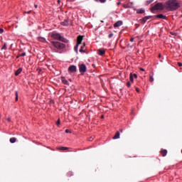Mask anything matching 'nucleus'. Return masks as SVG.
<instances>
[{
	"label": "nucleus",
	"mask_w": 182,
	"mask_h": 182,
	"mask_svg": "<svg viewBox=\"0 0 182 182\" xmlns=\"http://www.w3.org/2000/svg\"><path fill=\"white\" fill-rule=\"evenodd\" d=\"M167 6L170 11H174L180 8V4L176 0H170L167 2Z\"/></svg>",
	"instance_id": "1"
},
{
	"label": "nucleus",
	"mask_w": 182,
	"mask_h": 182,
	"mask_svg": "<svg viewBox=\"0 0 182 182\" xmlns=\"http://www.w3.org/2000/svg\"><path fill=\"white\" fill-rule=\"evenodd\" d=\"M50 37L58 41H61L65 43H68V40H67L65 37H63L62 36H60V33H58L56 32H53V33L50 34Z\"/></svg>",
	"instance_id": "2"
},
{
	"label": "nucleus",
	"mask_w": 182,
	"mask_h": 182,
	"mask_svg": "<svg viewBox=\"0 0 182 182\" xmlns=\"http://www.w3.org/2000/svg\"><path fill=\"white\" fill-rule=\"evenodd\" d=\"M50 43L58 50H63L65 48V44L59 41H50Z\"/></svg>",
	"instance_id": "3"
},
{
	"label": "nucleus",
	"mask_w": 182,
	"mask_h": 182,
	"mask_svg": "<svg viewBox=\"0 0 182 182\" xmlns=\"http://www.w3.org/2000/svg\"><path fill=\"white\" fill-rule=\"evenodd\" d=\"M164 5L162 3H158L155 4L152 8H151V12H154V11L157 10H164Z\"/></svg>",
	"instance_id": "4"
},
{
	"label": "nucleus",
	"mask_w": 182,
	"mask_h": 182,
	"mask_svg": "<svg viewBox=\"0 0 182 182\" xmlns=\"http://www.w3.org/2000/svg\"><path fill=\"white\" fill-rule=\"evenodd\" d=\"M78 66L80 73H85L86 72V66L85 64H80Z\"/></svg>",
	"instance_id": "5"
},
{
	"label": "nucleus",
	"mask_w": 182,
	"mask_h": 182,
	"mask_svg": "<svg viewBox=\"0 0 182 182\" xmlns=\"http://www.w3.org/2000/svg\"><path fill=\"white\" fill-rule=\"evenodd\" d=\"M69 73H73L77 72V67L75 65H71L68 68Z\"/></svg>",
	"instance_id": "6"
},
{
	"label": "nucleus",
	"mask_w": 182,
	"mask_h": 182,
	"mask_svg": "<svg viewBox=\"0 0 182 182\" xmlns=\"http://www.w3.org/2000/svg\"><path fill=\"white\" fill-rule=\"evenodd\" d=\"M153 18L152 16H145V17L142 18L140 21H141V22L146 23L148 20H149L150 18Z\"/></svg>",
	"instance_id": "7"
},
{
	"label": "nucleus",
	"mask_w": 182,
	"mask_h": 182,
	"mask_svg": "<svg viewBox=\"0 0 182 182\" xmlns=\"http://www.w3.org/2000/svg\"><path fill=\"white\" fill-rule=\"evenodd\" d=\"M153 17L156 18L166 20V16H164V14H156V15L154 16Z\"/></svg>",
	"instance_id": "8"
},
{
	"label": "nucleus",
	"mask_w": 182,
	"mask_h": 182,
	"mask_svg": "<svg viewBox=\"0 0 182 182\" xmlns=\"http://www.w3.org/2000/svg\"><path fill=\"white\" fill-rule=\"evenodd\" d=\"M82 40H83V36H78L77 39V46L81 45Z\"/></svg>",
	"instance_id": "9"
},
{
	"label": "nucleus",
	"mask_w": 182,
	"mask_h": 182,
	"mask_svg": "<svg viewBox=\"0 0 182 182\" xmlns=\"http://www.w3.org/2000/svg\"><path fill=\"white\" fill-rule=\"evenodd\" d=\"M122 26V21H117V22L114 23V28H117V27Z\"/></svg>",
	"instance_id": "10"
},
{
	"label": "nucleus",
	"mask_w": 182,
	"mask_h": 182,
	"mask_svg": "<svg viewBox=\"0 0 182 182\" xmlns=\"http://www.w3.org/2000/svg\"><path fill=\"white\" fill-rule=\"evenodd\" d=\"M97 52L99 53L100 56H103L105 53V50L100 49V50H97Z\"/></svg>",
	"instance_id": "11"
},
{
	"label": "nucleus",
	"mask_w": 182,
	"mask_h": 182,
	"mask_svg": "<svg viewBox=\"0 0 182 182\" xmlns=\"http://www.w3.org/2000/svg\"><path fill=\"white\" fill-rule=\"evenodd\" d=\"M145 11L143 9H139L136 10V14H144Z\"/></svg>",
	"instance_id": "12"
},
{
	"label": "nucleus",
	"mask_w": 182,
	"mask_h": 182,
	"mask_svg": "<svg viewBox=\"0 0 182 182\" xmlns=\"http://www.w3.org/2000/svg\"><path fill=\"white\" fill-rule=\"evenodd\" d=\"M85 43H83V46H81L80 49V53H85V50L83 49V48H85Z\"/></svg>",
	"instance_id": "13"
},
{
	"label": "nucleus",
	"mask_w": 182,
	"mask_h": 182,
	"mask_svg": "<svg viewBox=\"0 0 182 182\" xmlns=\"http://www.w3.org/2000/svg\"><path fill=\"white\" fill-rule=\"evenodd\" d=\"M166 154H167V151L166 149H162L161 151V154L163 157L166 156Z\"/></svg>",
	"instance_id": "14"
},
{
	"label": "nucleus",
	"mask_w": 182,
	"mask_h": 182,
	"mask_svg": "<svg viewBox=\"0 0 182 182\" xmlns=\"http://www.w3.org/2000/svg\"><path fill=\"white\" fill-rule=\"evenodd\" d=\"M21 72H22V68H18V70H17L16 73H14V75L18 76V75L21 74Z\"/></svg>",
	"instance_id": "15"
},
{
	"label": "nucleus",
	"mask_w": 182,
	"mask_h": 182,
	"mask_svg": "<svg viewBox=\"0 0 182 182\" xmlns=\"http://www.w3.org/2000/svg\"><path fill=\"white\" fill-rule=\"evenodd\" d=\"M57 149L60 150V151H65V150H68L69 148L64 147V146H60V147L57 148Z\"/></svg>",
	"instance_id": "16"
},
{
	"label": "nucleus",
	"mask_w": 182,
	"mask_h": 182,
	"mask_svg": "<svg viewBox=\"0 0 182 182\" xmlns=\"http://www.w3.org/2000/svg\"><path fill=\"white\" fill-rule=\"evenodd\" d=\"M119 139V132H117V133L114 134L113 139Z\"/></svg>",
	"instance_id": "17"
},
{
	"label": "nucleus",
	"mask_w": 182,
	"mask_h": 182,
	"mask_svg": "<svg viewBox=\"0 0 182 182\" xmlns=\"http://www.w3.org/2000/svg\"><path fill=\"white\" fill-rule=\"evenodd\" d=\"M129 79H130L131 82H132V83L134 82V77H132V73H130Z\"/></svg>",
	"instance_id": "18"
},
{
	"label": "nucleus",
	"mask_w": 182,
	"mask_h": 182,
	"mask_svg": "<svg viewBox=\"0 0 182 182\" xmlns=\"http://www.w3.org/2000/svg\"><path fill=\"white\" fill-rule=\"evenodd\" d=\"M16 139L15 137H11V138L10 139V142H11V144L16 143Z\"/></svg>",
	"instance_id": "19"
},
{
	"label": "nucleus",
	"mask_w": 182,
	"mask_h": 182,
	"mask_svg": "<svg viewBox=\"0 0 182 182\" xmlns=\"http://www.w3.org/2000/svg\"><path fill=\"white\" fill-rule=\"evenodd\" d=\"M38 41L42 42V43H45L46 42V38H43V37H39Z\"/></svg>",
	"instance_id": "20"
},
{
	"label": "nucleus",
	"mask_w": 182,
	"mask_h": 182,
	"mask_svg": "<svg viewBox=\"0 0 182 182\" xmlns=\"http://www.w3.org/2000/svg\"><path fill=\"white\" fill-rule=\"evenodd\" d=\"M95 2H100L102 4H105V2H107V0H95Z\"/></svg>",
	"instance_id": "21"
},
{
	"label": "nucleus",
	"mask_w": 182,
	"mask_h": 182,
	"mask_svg": "<svg viewBox=\"0 0 182 182\" xmlns=\"http://www.w3.org/2000/svg\"><path fill=\"white\" fill-rule=\"evenodd\" d=\"M79 48V45L76 44L74 47V50L77 53V48Z\"/></svg>",
	"instance_id": "22"
},
{
	"label": "nucleus",
	"mask_w": 182,
	"mask_h": 182,
	"mask_svg": "<svg viewBox=\"0 0 182 182\" xmlns=\"http://www.w3.org/2000/svg\"><path fill=\"white\" fill-rule=\"evenodd\" d=\"M63 83L64 85H68V81L66 80L65 78H63Z\"/></svg>",
	"instance_id": "23"
},
{
	"label": "nucleus",
	"mask_w": 182,
	"mask_h": 182,
	"mask_svg": "<svg viewBox=\"0 0 182 182\" xmlns=\"http://www.w3.org/2000/svg\"><path fill=\"white\" fill-rule=\"evenodd\" d=\"M6 49H7L6 43L3 44V47L1 50H6Z\"/></svg>",
	"instance_id": "24"
},
{
	"label": "nucleus",
	"mask_w": 182,
	"mask_h": 182,
	"mask_svg": "<svg viewBox=\"0 0 182 182\" xmlns=\"http://www.w3.org/2000/svg\"><path fill=\"white\" fill-rule=\"evenodd\" d=\"M149 81L150 82H153L154 81V78L153 77L152 75H150Z\"/></svg>",
	"instance_id": "25"
},
{
	"label": "nucleus",
	"mask_w": 182,
	"mask_h": 182,
	"mask_svg": "<svg viewBox=\"0 0 182 182\" xmlns=\"http://www.w3.org/2000/svg\"><path fill=\"white\" fill-rule=\"evenodd\" d=\"M153 2V0H149L146 1V5H149Z\"/></svg>",
	"instance_id": "26"
},
{
	"label": "nucleus",
	"mask_w": 182,
	"mask_h": 182,
	"mask_svg": "<svg viewBox=\"0 0 182 182\" xmlns=\"http://www.w3.org/2000/svg\"><path fill=\"white\" fill-rule=\"evenodd\" d=\"M127 87H130L132 86V83L129 81H128L127 83Z\"/></svg>",
	"instance_id": "27"
},
{
	"label": "nucleus",
	"mask_w": 182,
	"mask_h": 182,
	"mask_svg": "<svg viewBox=\"0 0 182 182\" xmlns=\"http://www.w3.org/2000/svg\"><path fill=\"white\" fill-rule=\"evenodd\" d=\"M67 174L68 175L69 177L73 176V173L71 171H69Z\"/></svg>",
	"instance_id": "28"
},
{
	"label": "nucleus",
	"mask_w": 182,
	"mask_h": 182,
	"mask_svg": "<svg viewBox=\"0 0 182 182\" xmlns=\"http://www.w3.org/2000/svg\"><path fill=\"white\" fill-rule=\"evenodd\" d=\"M132 77H134V78H135V79H137V77H138L137 74H133V73H132Z\"/></svg>",
	"instance_id": "29"
},
{
	"label": "nucleus",
	"mask_w": 182,
	"mask_h": 182,
	"mask_svg": "<svg viewBox=\"0 0 182 182\" xmlns=\"http://www.w3.org/2000/svg\"><path fill=\"white\" fill-rule=\"evenodd\" d=\"M18 55L21 56V57H24V56H26V53H23L22 54H19Z\"/></svg>",
	"instance_id": "30"
},
{
	"label": "nucleus",
	"mask_w": 182,
	"mask_h": 182,
	"mask_svg": "<svg viewBox=\"0 0 182 182\" xmlns=\"http://www.w3.org/2000/svg\"><path fill=\"white\" fill-rule=\"evenodd\" d=\"M56 124H57V126H60V119H58V121L56 122Z\"/></svg>",
	"instance_id": "31"
},
{
	"label": "nucleus",
	"mask_w": 182,
	"mask_h": 182,
	"mask_svg": "<svg viewBox=\"0 0 182 182\" xmlns=\"http://www.w3.org/2000/svg\"><path fill=\"white\" fill-rule=\"evenodd\" d=\"M18 92H16V102H18Z\"/></svg>",
	"instance_id": "32"
},
{
	"label": "nucleus",
	"mask_w": 182,
	"mask_h": 182,
	"mask_svg": "<svg viewBox=\"0 0 182 182\" xmlns=\"http://www.w3.org/2000/svg\"><path fill=\"white\" fill-rule=\"evenodd\" d=\"M123 6L125 9H129V6L127 4H124Z\"/></svg>",
	"instance_id": "33"
},
{
	"label": "nucleus",
	"mask_w": 182,
	"mask_h": 182,
	"mask_svg": "<svg viewBox=\"0 0 182 182\" xmlns=\"http://www.w3.org/2000/svg\"><path fill=\"white\" fill-rule=\"evenodd\" d=\"M4 30L2 28H0V34L4 33Z\"/></svg>",
	"instance_id": "34"
},
{
	"label": "nucleus",
	"mask_w": 182,
	"mask_h": 182,
	"mask_svg": "<svg viewBox=\"0 0 182 182\" xmlns=\"http://www.w3.org/2000/svg\"><path fill=\"white\" fill-rule=\"evenodd\" d=\"M108 37H109V38H112V37H113V33H110V34H109Z\"/></svg>",
	"instance_id": "35"
},
{
	"label": "nucleus",
	"mask_w": 182,
	"mask_h": 182,
	"mask_svg": "<svg viewBox=\"0 0 182 182\" xmlns=\"http://www.w3.org/2000/svg\"><path fill=\"white\" fill-rule=\"evenodd\" d=\"M23 14H31V10H30V11H28V12L25 11Z\"/></svg>",
	"instance_id": "36"
},
{
	"label": "nucleus",
	"mask_w": 182,
	"mask_h": 182,
	"mask_svg": "<svg viewBox=\"0 0 182 182\" xmlns=\"http://www.w3.org/2000/svg\"><path fill=\"white\" fill-rule=\"evenodd\" d=\"M136 92L140 93V90L138 87H136Z\"/></svg>",
	"instance_id": "37"
},
{
	"label": "nucleus",
	"mask_w": 182,
	"mask_h": 182,
	"mask_svg": "<svg viewBox=\"0 0 182 182\" xmlns=\"http://www.w3.org/2000/svg\"><path fill=\"white\" fill-rule=\"evenodd\" d=\"M65 133H66V134H69V133H71V132H70L69 129H66V130H65Z\"/></svg>",
	"instance_id": "38"
},
{
	"label": "nucleus",
	"mask_w": 182,
	"mask_h": 182,
	"mask_svg": "<svg viewBox=\"0 0 182 182\" xmlns=\"http://www.w3.org/2000/svg\"><path fill=\"white\" fill-rule=\"evenodd\" d=\"M178 67H182V63H178Z\"/></svg>",
	"instance_id": "39"
},
{
	"label": "nucleus",
	"mask_w": 182,
	"mask_h": 182,
	"mask_svg": "<svg viewBox=\"0 0 182 182\" xmlns=\"http://www.w3.org/2000/svg\"><path fill=\"white\" fill-rule=\"evenodd\" d=\"M130 41H131V42H134V38H130Z\"/></svg>",
	"instance_id": "40"
},
{
	"label": "nucleus",
	"mask_w": 182,
	"mask_h": 182,
	"mask_svg": "<svg viewBox=\"0 0 182 182\" xmlns=\"http://www.w3.org/2000/svg\"><path fill=\"white\" fill-rule=\"evenodd\" d=\"M7 122H11V118H7Z\"/></svg>",
	"instance_id": "41"
},
{
	"label": "nucleus",
	"mask_w": 182,
	"mask_h": 182,
	"mask_svg": "<svg viewBox=\"0 0 182 182\" xmlns=\"http://www.w3.org/2000/svg\"><path fill=\"white\" fill-rule=\"evenodd\" d=\"M139 70H141V71L144 72V68H139Z\"/></svg>",
	"instance_id": "42"
},
{
	"label": "nucleus",
	"mask_w": 182,
	"mask_h": 182,
	"mask_svg": "<svg viewBox=\"0 0 182 182\" xmlns=\"http://www.w3.org/2000/svg\"><path fill=\"white\" fill-rule=\"evenodd\" d=\"M38 73L41 72V68H38Z\"/></svg>",
	"instance_id": "43"
},
{
	"label": "nucleus",
	"mask_w": 182,
	"mask_h": 182,
	"mask_svg": "<svg viewBox=\"0 0 182 182\" xmlns=\"http://www.w3.org/2000/svg\"><path fill=\"white\" fill-rule=\"evenodd\" d=\"M121 4V2H117V6H119Z\"/></svg>",
	"instance_id": "44"
},
{
	"label": "nucleus",
	"mask_w": 182,
	"mask_h": 182,
	"mask_svg": "<svg viewBox=\"0 0 182 182\" xmlns=\"http://www.w3.org/2000/svg\"><path fill=\"white\" fill-rule=\"evenodd\" d=\"M35 8L37 9L38 8V5L35 4Z\"/></svg>",
	"instance_id": "45"
},
{
	"label": "nucleus",
	"mask_w": 182,
	"mask_h": 182,
	"mask_svg": "<svg viewBox=\"0 0 182 182\" xmlns=\"http://www.w3.org/2000/svg\"><path fill=\"white\" fill-rule=\"evenodd\" d=\"M58 3L60 4V0H58Z\"/></svg>",
	"instance_id": "46"
},
{
	"label": "nucleus",
	"mask_w": 182,
	"mask_h": 182,
	"mask_svg": "<svg viewBox=\"0 0 182 182\" xmlns=\"http://www.w3.org/2000/svg\"><path fill=\"white\" fill-rule=\"evenodd\" d=\"M19 57H21V56H19V55H18L16 56V58H18Z\"/></svg>",
	"instance_id": "47"
},
{
	"label": "nucleus",
	"mask_w": 182,
	"mask_h": 182,
	"mask_svg": "<svg viewBox=\"0 0 182 182\" xmlns=\"http://www.w3.org/2000/svg\"><path fill=\"white\" fill-rule=\"evenodd\" d=\"M161 54H159V58H161Z\"/></svg>",
	"instance_id": "48"
},
{
	"label": "nucleus",
	"mask_w": 182,
	"mask_h": 182,
	"mask_svg": "<svg viewBox=\"0 0 182 182\" xmlns=\"http://www.w3.org/2000/svg\"><path fill=\"white\" fill-rule=\"evenodd\" d=\"M120 132H121V133H122V129H120Z\"/></svg>",
	"instance_id": "49"
},
{
	"label": "nucleus",
	"mask_w": 182,
	"mask_h": 182,
	"mask_svg": "<svg viewBox=\"0 0 182 182\" xmlns=\"http://www.w3.org/2000/svg\"><path fill=\"white\" fill-rule=\"evenodd\" d=\"M102 119H104V115L102 116Z\"/></svg>",
	"instance_id": "50"
}]
</instances>
